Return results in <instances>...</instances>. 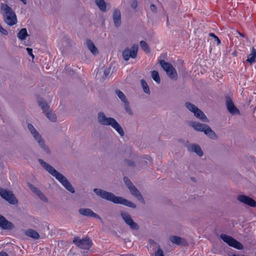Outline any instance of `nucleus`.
I'll return each mask as SVG.
<instances>
[{"instance_id": "bb28decb", "label": "nucleus", "mask_w": 256, "mask_h": 256, "mask_svg": "<svg viewBox=\"0 0 256 256\" xmlns=\"http://www.w3.org/2000/svg\"><path fill=\"white\" fill-rule=\"evenodd\" d=\"M169 239L172 243L176 244H180L182 243V240L180 237L178 236H171L170 237Z\"/></svg>"}, {"instance_id": "9b49d317", "label": "nucleus", "mask_w": 256, "mask_h": 256, "mask_svg": "<svg viewBox=\"0 0 256 256\" xmlns=\"http://www.w3.org/2000/svg\"><path fill=\"white\" fill-rule=\"evenodd\" d=\"M124 182L126 184L128 187L131 194L135 196L138 200H140L142 202H144L142 196L140 192L136 188V187L132 185L131 182L127 178L124 177Z\"/></svg>"}, {"instance_id": "f03ea898", "label": "nucleus", "mask_w": 256, "mask_h": 256, "mask_svg": "<svg viewBox=\"0 0 256 256\" xmlns=\"http://www.w3.org/2000/svg\"><path fill=\"white\" fill-rule=\"evenodd\" d=\"M94 192L102 198L111 201L115 204H120L126 206L135 208L136 206L134 203L123 198L122 197L116 196L113 194L102 190L101 189L95 188Z\"/></svg>"}, {"instance_id": "f3484780", "label": "nucleus", "mask_w": 256, "mask_h": 256, "mask_svg": "<svg viewBox=\"0 0 256 256\" xmlns=\"http://www.w3.org/2000/svg\"><path fill=\"white\" fill-rule=\"evenodd\" d=\"M0 226L4 230H11L13 228L14 225L3 216L0 215Z\"/></svg>"}, {"instance_id": "9d476101", "label": "nucleus", "mask_w": 256, "mask_h": 256, "mask_svg": "<svg viewBox=\"0 0 256 256\" xmlns=\"http://www.w3.org/2000/svg\"><path fill=\"white\" fill-rule=\"evenodd\" d=\"M0 195L10 204H15L18 203L16 198L11 191L0 188Z\"/></svg>"}, {"instance_id": "7c9ffc66", "label": "nucleus", "mask_w": 256, "mask_h": 256, "mask_svg": "<svg viewBox=\"0 0 256 256\" xmlns=\"http://www.w3.org/2000/svg\"><path fill=\"white\" fill-rule=\"evenodd\" d=\"M38 104L44 113L48 110L49 107L45 102L40 100H38Z\"/></svg>"}, {"instance_id": "e433bc0d", "label": "nucleus", "mask_w": 256, "mask_h": 256, "mask_svg": "<svg viewBox=\"0 0 256 256\" xmlns=\"http://www.w3.org/2000/svg\"><path fill=\"white\" fill-rule=\"evenodd\" d=\"M150 9L152 12H155L156 10V6L154 4H152L150 6Z\"/></svg>"}, {"instance_id": "f8f14e48", "label": "nucleus", "mask_w": 256, "mask_h": 256, "mask_svg": "<svg viewBox=\"0 0 256 256\" xmlns=\"http://www.w3.org/2000/svg\"><path fill=\"white\" fill-rule=\"evenodd\" d=\"M138 50V45H134L131 49L127 48L122 52V56L124 60H128L130 58H134L136 57Z\"/></svg>"}, {"instance_id": "412c9836", "label": "nucleus", "mask_w": 256, "mask_h": 256, "mask_svg": "<svg viewBox=\"0 0 256 256\" xmlns=\"http://www.w3.org/2000/svg\"><path fill=\"white\" fill-rule=\"evenodd\" d=\"M188 150L196 153L199 156H202L203 155V152L198 145L192 144L188 146Z\"/></svg>"}, {"instance_id": "393cba45", "label": "nucleus", "mask_w": 256, "mask_h": 256, "mask_svg": "<svg viewBox=\"0 0 256 256\" xmlns=\"http://www.w3.org/2000/svg\"><path fill=\"white\" fill-rule=\"evenodd\" d=\"M17 36L18 38L20 40H26L28 36L26 29L25 28H22L18 34Z\"/></svg>"}, {"instance_id": "c756f323", "label": "nucleus", "mask_w": 256, "mask_h": 256, "mask_svg": "<svg viewBox=\"0 0 256 256\" xmlns=\"http://www.w3.org/2000/svg\"><path fill=\"white\" fill-rule=\"evenodd\" d=\"M140 83H141V84H142V86L143 88V90L144 91V92L147 94H150V88H149V86H148V85L147 83L144 80H140Z\"/></svg>"}, {"instance_id": "72a5a7b5", "label": "nucleus", "mask_w": 256, "mask_h": 256, "mask_svg": "<svg viewBox=\"0 0 256 256\" xmlns=\"http://www.w3.org/2000/svg\"><path fill=\"white\" fill-rule=\"evenodd\" d=\"M124 108L127 113H128L130 115H132L133 113L130 106L128 102H126L124 103Z\"/></svg>"}, {"instance_id": "0eeeda50", "label": "nucleus", "mask_w": 256, "mask_h": 256, "mask_svg": "<svg viewBox=\"0 0 256 256\" xmlns=\"http://www.w3.org/2000/svg\"><path fill=\"white\" fill-rule=\"evenodd\" d=\"M160 64L166 72L168 76L172 80H176L178 78V74L176 69L168 63L166 62L164 60L160 61Z\"/></svg>"}, {"instance_id": "a211bd4d", "label": "nucleus", "mask_w": 256, "mask_h": 256, "mask_svg": "<svg viewBox=\"0 0 256 256\" xmlns=\"http://www.w3.org/2000/svg\"><path fill=\"white\" fill-rule=\"evenodd\" d=\"M29 187L31 190L33 192L36 194L41 200L44 202H48V198H46V197L38 188H37L32 184H29Z\"/></svg>"}, {"instance_id": "ea45409f", "label": "nucleus", "mask_w": 256, "mask_h": 256, "mask_svg": "<svg viewBox=\"0 0 256 256\" xmlns=\"http://www.w3.org/2000/svg\"><path fill=\"white\" fill-rule=\"evenodd\" d=\"M0 256H8L7 253L6 252H0Z\"/></svg>"}, {"instance_id": "6ab92c4d", "label": "nucleus", "mask_w": 256, "mask_h": 256, "mask_svg": "<svg viewBox=\"0 0 256 256\" xmlns=\"http://www.w3.org/2000/svg\"><path fill=\"white\" fill-rule=\"evenodd\" d=\"M226 107L228 112L232 114H238V110L236 108L232 100L230 99L226 100Z\"/></svg>"}, {"instance_id": "c03bdc74", "label": "nucleus", "mask_w": 256, "mask_h": 256, "mask_svg": "<svg viewBox=\"0 0 256 256\" xmlns=\"http://www.w3.org/2000/svg\"><path fill=\"white\" fill-rule=\"evenodd\" d=\"M238 34H240V36H241L242 37H244V35L242 34V33H240V32H238Z\"/></svg>"}, {"instance_id": "c85d7f7f", "label": "nucleus", "mask_w": 256, "mask_h": 256, "mask_svg": "<svg viewBox=\"0 0 256 256\" xmlns=\"http://www.w3.org/2000/svg\"><path fill=\"white\" fill-rule=\"evenodd\" d=\"M116 94L118 98L122 102L124 103L128 102L127 99L124 95V94L120 90H116Z\"/></svg>"}, {"instance_id": "5701e85b", "label": "nucleus", "mask_w": 256, "mask_h": 256, "mask_svg": "<svg viewBox=\"0 0 256 256\" xmlns=\"http://www.w3.org/2000/svg\"><path fill=\"white\" fill-rule=\"evenodd\" d=\"M256 50L252 48L251 49L250 54L248 56L246 61L250 64H254L256 62Z\"/></svg>"}, {"instance_id": "c9c22d12", "label": "nucleus", "mask_w": 256, "mask_h": 256, "mask_svg": "<svg viewBox=\"0 0 256 256\" xmlns=\"http://www.w3.org/2000/svg\"><path fill=\"white\" fill-rule=\"evenodd\" d=\"M26 51L28 52V53L29 55H30L32 59H34V55L32 54V48H26Z\"/></svg>"}, {"instance_id": "cd10ccee", "label": "nucleus", "mask_w": 256, "mask_h": 256, "mask_svg": "<svg viewBox=\"0 0 256 256\" xmlns=\"http://www.w3.org/2000/svg\"><path fill=\"white\" fill-rule=\"evenodd\" d=\"M152 78V79L157 83L160 84V78L158 72L156 70H153L151 74Z\"/></svg>"}, {"instance_id": "6e6552de", "label": "nucleus", "mask_w": 256, "mask_h": 256, "mask_svg": "<svg viewBox=\"0 0 256 256\" xmlns=\"http://www.w3.org/2000/svg\"><path fill=\"white\" fill-rule=\"evenodd\" d=\"M186 108L190 112L194 114L195 116L204 122H208V120L207 118L204 113L198 108L196 106L189 102H186Z\"/></svg>"}, {"instance_id": "f257e3e1", "label": "nucleus", "mask_w": 256, "mask_h": 256, "mask_svg": "<svg viewBox=\"0 0 256 256\" xmlns=\"http://www.w3.org/2000/svg\"><path fill=\"white\" fill-rule=\"evenodd\" d=\"M38 162L52 176L54 177L66 190L71 193H74L75 192L74 188L64 176L58 172L52 166L46 163L43 160L39 159Z\"/></svg>"}, {"instance_id": "37998d69", "label": "nucleus", "mask_w": 256, "mask_h": 256, "mask_svg": "<svg viewBox=\"0 0 256 256\" xmlns=\"http://www.w3.org/2000/svg\"><path fill=\"white\" fill-rule=\"evenodd\" d=\"M210 36L213 37L214 38H215V37H216V36L214 34H213V33H210Z\"/></svg>"}, {"instance_id": "4468645a", "label": "nucleus", "mask_w": 256, "mask_h": 256, "mask_svg": "<svg viewBox=\"0 0 256 256\" xmlns=\"http://www.w3.org/2000/svg\"><path fill=\"white\" fill-rule=\"evenodd\" d=\"M121 216L125 222L130 228L134 230H138V225L134 222L130 214L126 212H123L121 214Z\"/></svg>"}, {"instance_id": "2f4dec72", "label": "nucleus", "mask_w": 256, "mask_h": 256, "mask_svg": "<svg viewBox=\"0 0 256 256\" xmlns=\"http://www.w3.org/2000/svg\"><path fill=\"white\" fill-rule=\"evenodd\" d=\"M47 118L52 122H55L56 120V114L51 111H48L45 112Z\"/></svg>"}, {"instance_id": "4be33fe9", "label": "nucleus", "mask_w": 256, "mask_h": 256, "mask_svg": "<svg viewBox=\"0 0 256 256\" xmlns=\"http://www.w3.org/2000/svg\"><path fill=\"white\" fill-rule=\"evenodd\" d=\"M86 45L88 49L93 54L96 55L98 54V49L91 40H88L86 42Z\"/></svg>"}, {"instance_id": "4c0bfd02", "label": "nucleus", "mask_w": 256, "mask_h": 256, "mask_svg": "<svg viewBox=\"0 0 256 256\" xmlns=\"http://www.w3.org/2000/svg\"><path fill=\"white\" fill-rule=\"evenodd\" d=\"M214 39H215L216 41V42L218 45L220 44V40L217 36L215 37Z\"/></svg>"}, {"instance_id": "aec40b11", "label": "nucleus", "mask_w": 256, "mask_h": 256, "mask_svg": "<svg viewBox=\"0 0 256 256\" xmlns=\"http://www.w3.org/2000/svg\"><path fill=\"white\" fill-rule=\"evenodd\" d=\"M113 20L114 25L117 27L121 23V15L119 10H114Z\"/></svg>"}, {"instance_id": "2eb2a0df", "label": "nucleus", "mask_w": 256, "mask_h": 256, "mask_svg": "<svg viewBox=\"0 0 256 256\" xmlns=\"http://www.w3.org/2000/svg\"><path fill=\"white\" fill-rule=\"evenodd\" d=\"M238 200L241 202L252 207L256 206V202L252 198L245 196L240 195L238 196Z\"/></svg>"}, {"instance_id": "79ce46f5", "label": "nucleus", "mask_w": 256, "mask_h": 256, "mask_svg": "<svg viewBox=\"0 0 256 256\" xmlns=\"http://www.w3.org/2000/svg\"><path fill=\"white\" fill-rule=\"evenodd\" d=\"M109 72H110V71H109V70H104V74H105L106 75H107V74H108Z\"/></svg>"}, {"instance_id": "473e14b6", "label": "nucleus", "mask_w": 256, "mask_h": 256, "mask_svg": "<svg viewBox=\"0 0 256 256\" xmlns=\"http://www.w3.org/2000/svg\"><path fill=\"white\" fill-rule=\"evenodd\" d=\"M140 46L146 52H150L149 47L144 41H141L140 42Z\"/></svg>"}, {"instance_id": "20e7f679", "label": "nucleus", "mask_w": 256, "mask_h": 256, "mask_svg": "<svg viewBox=\"0 0 256 256\" xmlns=\"http://www.w3.org/2000/svg\"><path fill=\"white\" fill-rule=\"evenodd\" d=\"M0 12L4 16V20L7 24L12 26L16 24L17 18L15 12L6 4H1Z\"/></svg>"}, {"instance_id": "f704fd0d", "label": "nucleus", "mask_w": 256, "mask_h": 256, "mask_svg": "<svg viewBox=\"0 0 256 256\" xmlns=\"http://www.w3.org/2000/svg\"><path fill=\"white\" fill-rule=\"evenodd\" d=\"M155 256H164L162 250L160 248H158L157 251L155 253Z\"/></svg>"}, {"instance_id": "a19ab883", "label": "nucleus", "mask_w": 256, "mask_h": 256, "mask_svg": "<svg viewBox=\"0 0 256 256\" xmlns=\"http://www.w3.org/2000/svg\"><path fill=\"white\" fill-rule=\"evenodd\" d=\"M128 164L129 165V166H132L133 165V162H132L130 160H128Z\"/></svg>"}, {"instance_id": "423d86ee", "label": "nucleus", "mask_w": 256, "mask_h": 256, "mask_svg": "<svg viewBox=\"0 0 256 256\" xmlns=\"http://www.w3.org/2000/svg\"><path fill=\"white\" fill-rule=\"evenodd\" d=\"M28 128L30 132L36 140L38 142L40 146L46 152L48 153L50 152L49 149L44 145V141L42 139L41 136L34 126L32 124H28Z\"/></svg>"}, {"instance_id": "1a4fd4ad", "label": "nucleus", "mask_w": 256, "mask_h": 256, "mask_svg": "<svg viewBox=\"0 0 256 256\" xmlns=\"http://www.w3.org/2000/svg\"><path fill=\"white\" fill-rule=\"evenodd\" d=\"M221 238L230 246L234 247L238 250H242L243 248L242 244L232 237L227 236L225 234L220 235Z\"/></svg>"}, {"instance_id": "ddd939ff", "label": "nucleus", "mask_w": 256, "mask_h": 256, "mask_svg": "<svg viewBox=\"0 0 256 256\" xmlns=\"http://www.w3.org/2000/svg\"><path fill=\"white\" fill-rule=\"evenodd\" d=\"M73 242L82 249H88L92 246V242L88 238L80 239L78 238H74Z\"/></svg>"}, {"instance_id": "dca6fc26", "label": "nucleus", "mask_w": 256, "mask_h": 256, "mask_svg": "<svg viewBox=\"0 0 256 256\" xmlns=\"http://www.w3.org/2000/svg\"><path fill=\"white\" fill-rule=\"evenodd\" d=\"M79 212L80 214L84 216L94 217L96 218L102 220L100 217L96 214L93 212L90 208H82L79 210Z\"/></svg>"}, {"instance_id": "b1692460", "label": "nucleus", "mask_w": 256, "mask_h": 256, "mask_svg": "<svg viewBox=\"0 0 256 256\" xmlns=\"http://www.w3.org/2000/svg\"><path fill=\"white\" fill-rule=\"evenodd\" d=\"M26 234L31 237L34 239H38L40 238V235L38 232L32 229H28L26 232Z\"/></svg>"}, {"instance_id": "7ed1b4c3", "label": "nucleus", "mask_w": 256, "mask_h": 256, "mask_svg": "<svg viewBox=\"0 0 256 256\" xmlns=\"http://www.w3.org/2000/svg\"><path fill=\"white\" fill-rule=\"evenodd\" d=\"M98 120L102 125L111 126L121 136H124V132L123 129L114 118L107 117L103 112H100L98 114Z\"/></svg>"}, {"instance_id": "58836bf2", "label": "nucleus", "mask_w": 256, "mask_h": 256, "mask_svg": "<svg viewBox=\"0 0 256 256\" xmlns=\"http://www.w3.org/2000/svg\"><path fill=\"white\" fill-rule=\"evenodd\" d=\"M137 6V3L136 2H134L132 4V6L134 8H135Z\"/></svg>"}, {"instance_id": "39448f33", "label": "nucleus", "mask_w": 256, "mask_h": 256, "mask_svg": "<svg viewBox=\"0 0 256 256\" xmlns=\"http://www.w3.org/2000/svg\"><path fill=\"white\" fill-rule=\"evenodd\" d=\"M191 125L195 130L204 132L210 138L216 139V136L214 132L208 126L198 122H192Z\"/></svg>"}, {"instance_id": "a878e982", "label": "nucleus", "mask_w": 256, "mask_h": 256, "mask_svg": "<svg viewBox=\"0 0 256 256\" xmlns=\"http://www.w3.org/2000/svg\"><path fill=\"white\" fill-rule=\"evenodd\" d=\"M96 3L100 10L102 12L106 10V4L104 0H96Z\"/></svg>"}]
</instances>
